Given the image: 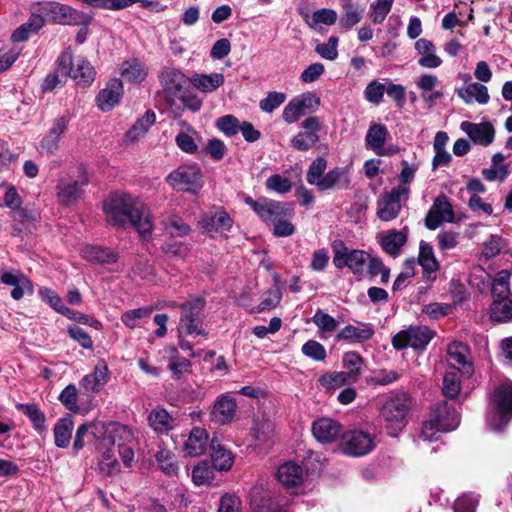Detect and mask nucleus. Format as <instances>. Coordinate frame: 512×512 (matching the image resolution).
<instances>
[{"label":"nucleus","mask_w":512,"mask_h":512,"mask_svg":"<svg viewBox=\"0 0 512 512\" xmlns=\"http://www.w3.org/2000/svg\"><path fill=\"white\" fill-rule=\"evenodd\" d=\"M103 210L109 224L122 228L131 225L143 238L151 234L149 210L138 197L116 192L104 201Z\"/></svg>","instance_id":"1"},{"label":"nucleus","mask_w":512,"mask_h":512,"mask_svg":"<svg viewBox=\"0 0 512 512\" xmlns=\"http://www.w3.org/2000/svg\"><path fill=\"white\" fill-rule=\"evenodd\" d=\"M490 407L488 426L494 431H502L512 420V381L506 380L493 389Z\"/></svg>","instance_id":"2"},{"label":"nucleus","mask_w":512,"mask_h":512,"mask_svg":"<svg viewBox=\"0 0 512 512\" xmlns=\"http://www.w3.org/2000/svg\"><path fill=\"white\" fill-rule=\"evenodd\" d=\"M411 408V399L407 393L401 392L389 397L381 408V417L390 436H397L407 423Z\"/></svg>","instance_id":"3"},{"label":"nucleus","mask_w":512,"mask_h":512,"mask_svg":"<svg viewBox=\"0 0 512 512\" xmlns=\"http://www.w3.org/2000/svg\"><path fill=\"white\" fill-rule=\"evenodd\" d=\"M206 305L205 299L193 298L182 304L173 303L172 307H180L181 315L178 323V334L189 336L208 337V332L203 327L202 311Z\"/></svg>","instance_id":"4"},{"label":"nucleus","mask_w":512,"mask_h":512,"mask_svg":"<svg viewBox=\"0 0 512 512\" xmlns=\"http://www.w3.org/2000/svg\"><path fill=\"white\" fill-rule=\"evenodd\" d=\"M88 176L85 167L80 164L71 169L68 178L61 177L56 186V195L59 202L69 206L78 201L83 194V188L88 185Z\"/></svg>","instance_id":"5"},{"label":"nucleus","mask_w":512,"mask_h":512,"mask_svg":"<svg viewBox=\"0 0 512 512\" xmlns=\"http://www.w3.org/2000/svg\"><path fill=\"white\" fill-rule=\"evenodd\" d=\"M334 252L333 263L336 268H349L350 271L361 277L364 272V266L369 259V254L364 250L350 249L342 240H336L332 244Z\"/></svg>","instance_id":"6"},{"label":"nucleus","mask_w":512,"mask_h":512,"mask_svg":"<svg viewBox=\"0 0 512 512\" xmlns=\"http://www.w3.org/2000/svg\"><path fill=\"white\" fill-rule=\"evenodd\" d=\"M166 182L175 190L197 193L203 186L202 173L198 165H182L166 177Z\"/></svg>","instance_id":"7"},{"label":"nucleus","mask_w":512,"mask_h":512,"mask_svg":"<svg viewBox=\"0 0 512 512\" xmlns=\"http://www.w3.org/2000/svg\"><path fill=\"white\" fill-rule=\"evenodd\" d=\"M110 379V371L105 360L97 362L92 372L82 377L79 382L80 396L85 397V403L91 405L94 395L102 390Z\"/></svg>","instance_id":"8"},{"label":"nucleus","mask_w":512,"mask_h":512,"mask_svg":"<svg viewBox=\"0 0 512 512\" xmlns=\"http://www.w3.org/2000/svg\"><path fill=\"white\" fill-rule=\"evenodd\" d=\"M434 336L435 332L426 326H411L394 335L392 344L397 350L407 347H411L415 350H423Z\"/></svg>","instance_id":"9"},{"label":"nucleus","mask_w":512,"mask_h":512,"mask_svg":"<svg viewBox=\"0 0 512 512\" xmlns=\"http://www.w3.org/2000/svg\"><path fill=\"white\" fill-rule=\"evenodd\" d=\"M39 12L48 17L53 23L75 26L82 23L83 12L71 6L55 1L38 2Z\"/></svg>","instance_id":"10"},{"label":"nucleus","mask_w":512,"mask_h":512,"mask_svg":"<svg viewBox=\"0 0 512 512\" xmlns=\"http://www.w3.org/2000/svg\"><path fill=\"white\" fill-rule=\"evenodd\" d=\"M409 195V188L397 186L390 192L383 193L377 201V216L380 220L388 222L395 219L402 208V198L406 200Z\"/></svg>","instance_id":"11"},{"label":"nucleus","mask_w":512,"mask_h":512,"mask_svg":"<svg viewBox=\"0 0 512 512\" xmlns=\"http://www.w3.org/2000/svg\"><path fill=\"white\" fill-rule=\"evenodd\" d=\"M320 105V99L314 93L306 92L292 98L282 112L283 120L292 124L305 114L313 113Z\"/></svg>","instance_id":"12"},{"label":"nucleus","mask_w":512,"mask_h":512,"mask_svg":"<svg viewBox=\"0 0 512 512\" xmlns=\"http://www.w3.org/2000/svg\"><path fill=\"white\" fill-rule=\"evenodd\" d=\"M188 79L178 69L165 68L161 73L163 92L170 99L186 101V84Z\"/></svg>","instance_id":"13"},{"label":"nucleus","mask_w":512,"mask_h":512,"mask_svg":"<svg viewBox=\"0 0 512 512\" xmlns=\"http://www.w3.org/2000/svg\"><path fill=\"white\" fill-rule=\"evenodd\" d=\"M70 118L62 115L56 117L47 132V134L40 141V149L49 155L55 154L60 146L62 136L68 130Z\"/></svg>","instance_id":"14"},{"label":"nucleus","mask_w":512,"mask_h":512,"mask_svg":"<svg viewBox=\"0 0 512 512\" xmlns=\"http://www.w3.org/2000/svg\"><path fill=\"white\" fill-rule=\"evenodd\" d=\"M391 139L389 130L384 124L373 123L369 126L366 136V148L373 150L378 156H386L396 152L394 148L385 147L386 142Z\"/></svg>","instance_id":"15"},{"label":"nucleus","mask_w":512,"mask_h":512,"mask_svg":"<svg viewBox=\"0 0 512 512\" xmlns=\"http://www.w3.org/2000/svg\"><path fill=\"white\" fill-rule=\"evenodd\" d=\"M199 227L204 233L213 236L214 233L227 232L232 228L233 220L222 208L206 213L198 221Z\"/></svg>","instance_id":"16"},{"label":"nucleus","mask_w":512,"mask_h":512,"mask_svg":"<svg viewBox=\"0 0 512 512\" xmlns=\"http://www.w3.org/2000/svg\"><path fill=\"white\" fill-rule=\"evenodd\" d=\"M236 409V399L228 393L221 394L214 402L210 412V419L219 425L229 424L236 418Z\"/></svg>","instance_id":"17"},{"label":"nucleus","mask_w":512,"mask_h":512,"mask_svg":"<svg viewBox=\"0 0 512 512\" xmlns=\"http://www.w3.org/2000/svg\"><path fill=\"white\" fill-rule=\"evenodd\" d=\"M374 442L368 433L350 431L343 434V451L351 456H363L371 452Z\"/></svg>","instance_id":"18"},{"label":"nucleus","mask_w":512,"mask_h":512,"mask_svg":"<svg viewBox=\"0 0 512 512\" xmlns=\"http://www.w3.org/2000/svg\"><path fill=\"white\" fill-rule=\"evenodd\" d=\"M312 433L317 441L321 443H332L338 440L342 434V425L328 417L317 419L312 424Z\"/></svg>","instance_id":"19"},{"label":"nucleus","mask_w":512,"mask_h":512,"mask_svg":"<svg viewBox=\"0 0 512 512\" xmlns=\"http://www.w3.org/2000/svg\"><path fill=\"white\" fill-rule=\"evenodd\" d=\"M448 362L454 368L462 370L463 373L471 375L473 364L470 359V349L463 342L454 341L447 347Z\"/></svg>","instance_id":"20"},{"label":"nucleus","mask_w":512,"mask_h":512,"mask_svg":"<svg viewBox=\"0 0 512 512\" xmlns=\"http://www.w3.org/2000/svg\"><path fill=\"white\" fill-rule=\"evenodd\" d=\"M257 215L265 223L273 225L280 218H291L293 216V208L289 204L263 197V203Z\"/></svg>","instance_id":"21"},{"label":"nucleus","mask_w":512,"mask_h":512,"mask_svg":"<svg viewBox=\"0 0 512 512\" xmlns=\"http://www.w3.org/2000/svg\"><path fill=\"white\" fill-rule=\"evenodd\" d=\"M430 418H433L442 430L446 432L456 429L460 423L458 412L447 401H442L432 406Z\"/></svg>","instance_id":"22"},{"label":"nucleus","mask_w":512,"mask_h":512,"mask_svg":"<svg viewBox=\"0 0 512 512\" xmlns=\"http://www.w3.org/2000/svg\"><path fill=\"white\" fill-rule=\"evenodd\" d=\"M460 128L476 144L489 146L495 138V129L490 122L472 123L463 121Z\"/></svg>","instance_id":"23"},{"label":"nucleus","mask_w":512,"mask_h":512,"mask_svg":"<svg viewBox=\"0 0 512 512\" xmlns=\"http://www.w3.org/2000/svg\"><path fill=\"white\" fill-rule=\"evenodd\" d=\"M1 283L12 286L11 297L14 300H20L23 298L24 293H33L32 282L20 271H0Z\"/></svg>","instance_id":"24"},{"label":"nucleus","mask_w":512,"mask_h":512,"mask_svg":"<svg viewBox=\"0 0 512 512\" xmlns=\"http://www.w3.org/2000/svg\"><path fill=\"white\" fill-rule=\"evenodd\" d=\"M408 227L401 230H390L378 236V243L382 250L392 257L400 254L401 248L406 244L408 238Z\"/></svg>","instance_id":"25"},{"label":"nucleus","mask_w":512,"mask_h":512,"mask_svg":"<svg viewBox=\"0 0 512 512\" xmlns=\"http://www.w3.org/2000/svg\"><path fill=\"white\" fill-rule=\"evenodd\" d=\"M373 335L374 329L370 323H360L359 326L348 324L336 334L335 340L355 344L365 342L371 339Z\"/></svg>","instance_id":"26"},{"label":"nucleus","mask_w":512,"mask_h":512,"mask_svg":"<svg viewBox=\"0 0 512 512\" xmlns=\"http://www.w3.org/2000/svg\"><path fill=\"white\" fill-rule=\"evenodd\" d=\"M103 441L113 445H130L134 441V434L130 428L119 423H109L101 426Z\"/></svg>","instance_id":"27"},{"label":"nucleus","mask_w":512,"mask_h":512,"mask_svg":"<svg viewBox=\"0 0 512 512\" xmlns=\"http://www.w3.org/2000/svg\"><path fill=\"white\" fill-rule=\"evenodd\" d=\"M149 426L157 434H167L178 426L179 420L164 408H155L148 415Z\"/></svg>","instance_id":"28"},{"label":"nucleus","mask_w":512,"mask_h":512,"mask_svg":"<svg viewBox=\"0 0 512 512\" xmlns=\"http://www.w3.org/2000/svg\"><path fill=\"white\" fill-rule=\"evenodd\" d=\"M418 262L422 267L424 280L433 282L440 264L434 255L433 247L424 241L420 243Z\"/></svg>","instance_id":"29"},{"label":"nucleus","mask_w":512,"mask_h":512,"mask_svg":"<svg viewBox=\"0 0 512 512\" xmlns=\"http://www.w3.org/2000/svg\"><path fill=\"white\" fill-rule=\"evenodd\" d=\"M123 94L122 82L118 79L110 81L107 86L102 89L97 96V104L100 110L109 111L118 102Z\"/></svg>","instance_id":"30"},{"label":"nucleus","mask_w":512,"mask_h":512,"mask_svg":"<svg viewBox=\"0 0 512 512\" xmlns=\"http://www.w3.org/2000/svg\"><path fill=\"white\" fill-rule=\"evenodd\" d=\"M350 186V178L347 171L342 167H335L324 174L317 185L319 191L333 189H347Z\"/></svg>","instance_id":"31"},{"label":"nucleus","mask_w":512,"mask_h":512,"mask_svg":"<svg viewBox=\"0 0 512 512\" xmlns=\"http://www.w3.org/2000/svg\"><path fill=\"white\" fill-rule=\"evenodd\" d=\"M250 503L253 512H282L280 505L273 500L271 493L263 487L252 488Z\"/></svg>","instance_id":"32"},{"label":"nucleus","mask_w":512,"mask_h":512,"mask_svg":"<svg viewBox=\"0 0 512 512\" xmlns=\"http://www.w3.org/2000/svg\"><path fill=\"white\" fill-rule=\"evenodd\" d=\"M415 49L420 55L418 64L423 68L434 69L442 64V59L436 54L435 45L425 38L415 42Z\"/></svg>","instance_id":"33"},{"label":"nucleus","mask_w":512,"mask_h":512,"mask_svg":"<svg viewBox=\"0 0 512 512\" xmlns=\"http://www.w3.org/2000/svg\"><path fill=\"white\" fill-rule=\"evenodd\" d=\"M81 254L87 261L100 265L113 264L118 260V255L111 249L92 244L83 245Z\"/></svg>","instance_id":"34"},{"label":"nucleus","mask_w":512,"mask_h":512,"mask_svg":"<svg viewBox=\"0 0 512 512\" xmlns=\"http://www.w3.org/2000/svg\"><path fill=\"white\" fill-rule=\"evenodd\" d=\"M457 95L466 103L476 101L478 104H487L490 100L488 88L478 82L468 83L456 89Z\"/></svg>","instance_id":"35"},{"label":"nucleus","mask_w":512,"mask_h":512,"mask_svg":"<svg viewBox=\"0 0 512 512\" xmlns=\"http://www.w3.org/2000/svg\"><path fill=\"white\" fill-rule=\"evenodd\" d=\"M208 438L209 436L205 429L200 427L193 428L184 443V451L191 457L202 455L207 449Z\"/></svg>","instance_id":"36"},{"label":"nucleus","mask_w":512,"mask_h":512,"mask_svg":"<svg viewBox=\"0 0 512 512\" xmlns=\"http://www.w3.org/2000/svg\"><path fill=\"white\" fill-rule=\"evenodd\" d=\"M303 475L302 467L292 461L282 464L277 471L278 481L287 488L300 485Z\"/></svg>","instance_id":"37"},{"label":"nucleus","mask_w":512,"mask_h":512,"mask_svg":"<svg viewBox=\"0 0 512 512\" xmlns=\"http://www.w3.org/2000/svg\"><path fill=\"white\" fill-rule=\"evenodd\" d=\"M212 466L218 471H227L232 467L233 455L219 440L210 442Z\"/></svg>","instance_id":"38"},{"label":"nucleus","mask_w":512,"mask_h":512,"mask_svg":"<svg viewBox=\"0 0 512 512\" xmlns=\"http://www.w3.org/2000/svg\"><path fill=\"white\" fill-rule=\"evenodd\" d=\"M190 83L203 93H211L224 84L225 77L222 73L194 74Z\"/></svg>","instance_id":"39"},{"label":"nucleus","mask_w":512,"mask_h":512,"mask_svg":"<svg viewBox=\"0 0 512 512\" xmlns=\"http://www.w3.org/2000/svg\"><path fill=\"white\" fill-rule=\"evenodd\" d=\"M352 377L353 374L344 371L326 372L319 377L318 383L326 392H330L354 384L355 382L351 380Z\"/></svg>","instance_id":"40"},{"label":"nucleus","mask_w":512,"mask_h":512,"mask_svg":"<svg viewBox=\"0 0 512 512\" xmlns=\"http://www.w3.org/2000/svg\"><path fill=\"white\" fill-rule=\"evenodd\" d=\"M17 410L23 412L31 421L33 428L38 433H43L47 430L46 416L35 403H18L16 404Z\"/></svg>","instance_id":"41"},{"label":"nucleus","mask_w":512,"mask_h":512,"mask_svg":"<svg viewBox=\"0 0 512 512\" xmlns=\"http://www.w3.org/2000/svg\"><path fill=\"white\" fill-rule=\"evenodd\" d=\"M73 427L74 422L70 416L60 418L57 421L53 429L56 447L62 449L68 447L72 437Z\"/></svg>","instance_id":"42"},{"label":"nucleus","mask_w":512,"mask_h":512,"mask_svg":"<svg viewBox=\"0 0 512 512\" xmlns=\"http://www.w3.org/2000/svg\"><path fill=\"white\" fill-rule=\"evenodd\" d=\"M58 399L67 410L73 413H78L81 410V407L78 404V400L81 401L82 405L89 406L88 404L85 403V397L80 396V391H78L77 387L74 384L67 385L60 392Z\"/></svg>","instance_id":"43"},{"label":"nucleus","mask_w":512,"mask_h":512,"mask_svg":"<svg viewBox=\"0 0 512 512\" xmlns=\"http://www.w3.org/2000/svg\"><path fill=\"white\" fill-rule=\"evenodd\" d=\"M311 321L317 326L320 338L325 339L336 331L339 322L322 309H317Z\"/></svg>","instance_id":"44"},{"label":"nucleus","mask_w":512,"mask_h":512,"mask_svg":"<svg viewBox=\"0 0 512 512\" xmlns=\"http://www.w3.org/2000/svg\"><path fill=\"white\" fill-rule=\"evenodd\" d=\"M10 217L13 221L12 229L15 236H19L23 231L28 230L35 220L31 211L20 207L11 210Z\"/></svg>","instance_id":"45"},{"label":"nucleus","mask_w":512,"mask_h":512,"mask_svg":"<svg viewBox=\"0 0 512 512\" xmlns=\"http://www.w3.org/2000/svg\"><path fill=\"white\" fill-rule=\"evenodd\" d=\"M510 272L506 269L499 271L492 281L491 295L493 301L508 298L510 295L509 287Z\"/></svg>","instance_id":"46"},{"label":"nucleus","mask_w":512,"mask_h":512,"mask_svg":"<svg viewBox=\"0 0 512 512\" xmlns=\"http://www.w3.org/2000/svg\"><path fill=\"white\" fill-rule=\"evenodd\" d=\"M71 77L75 79L78 84L89 85L95 79V70L87 60L78 58L74 64Z\"/></svg>","instance_id":"47"},{"label":"nucleus","mask_w":512,"mask_h":512,"mask_svg":"<svg viewBox=\"0 0 512 512\" xmlns=\"http://www.w3.org/2000/svg\"><path fill=\"white\" fill-rule=\"evenodd\" d=\"M147 75L146 69L137 59L125 61L121 65V76L129 82H140Z\"/></svg>","instance_id":"48"},{"label":"nucleus","mask_w":512,"mask_h":512,"mask_svg":"<svg viewBox=\"0 0 512 512\" xmlns=\"http://www.w3.org/2000/svg\"><path fill=\"white\" fill-rule=\"evenodd\" d=\"M491 319L497 322L512 321V300L508 298L493 301L490 308Z\"/></svg>","instance_id":"49"},{"label":"nucleus","mask_w":512,"mask_h":512,"mask_svg":"<svg viewBox=\"0 0 512 512\" xmlns=\"http://www.w3.org/2000/svg\"><path fill=\"white\" fill-rule=\"evenodd\" d=\"M153 312L152 307H140L124 312L121 316L122 323L129 329L140 326L141 321L148 319Z\"/></svg>","instance_id":"50"},{"label":"nucleus","mask_w":512,"mask_h":512,"mask_svg":"<svg viewBox=\"0 0 512 512\" xmlns=\"http://www.w3.org/2000/svg\"><path fill=\"white\" fill-rule=\"evenodd\" d=\"M156 115L152 110H147L145 114L139 118L132 128L127 132V137L130 140H137L143 136L149 128L155 123Z\"/></svg>","instance_id":"51"},{"label":"nucleus","mask_w":512,"mask_h":512,"mask_svg":"<svg viewBox=\"0 0 512 512\" xmlns=\"http://www.w3.org/2000/svg\"><path fill=\"white\" fill-rule=\"evenodd\" d=\"M363 364L362 356L355 351H349L344 353L342 357V365L346 369L345 373L353 374L351 378L355 383L361 376V366Z\"/></svg>","instance_id":"52"},{"label":"nucleus","mask_w":512,"mask_h":512,"mask_svg":"<svg viewBox=\"0 0 512 512\" xmlns=\"http://www.w3.org/2000/svg\"><path fill=\"white\" fill-rule=\"evenodd\" d=\"M99 472L104 476H114L121 471V466L118 460L110 449L104 451L98 462Z\"/></svg>","instance_id":"53"},{"label":"nucleus","mask_w":512,"mask_h":512,"mask_svg":"<svg viewBox=\"0 0 512 512\" xmlns=\"http://www.w3.org/2000/svg\"><path fill=\"white\" fill-rule=\"evenodd\" d=\"M327 168V161L323 157H317L308 167L306 180L310 185L317 187L323 178Z\"/></svg>","instance_id":"54"},{"label":"nucleus","mask_w":512,"mask_h":512,"mask_svg":"<svg viewBox=\"0 0 512 512\" xmlns=\"http://www.w3.org/2000/svg\"><path fill=\"white\" fill-rule=\"evenodd\" d=\"M387 79L385 83L377 80L369 82L364 90L365 99L372 104H380L383 101L384 93H386Z\"/></svg>","instance_id":"55"},{"label":"nucleus","mask_w":512,"mask_h":512,"mask_svg":"<svg viewBox=\"0 0 512 512\" xmlns=\"http://www.w3.org/2000/svg\"><path fill=\"white\" fill-rule=\"evenodd\" d=\"M394 0H376L371 4L370 19L374 24H381L391 11Z\"/></svg>","instance_id":"56"},{"label":"nucleus","mask_w":512,"mask_h":512,"mask_svg":"<svg viewBox=\"0 0 512 512\" xmlns=\"http://www.w3.org/2000/svg\"><path fill=\"white\" fill-rule=\"evenodd\" d=\"M304 356L318 362L326 359L327 353L325 347L316 340H308L301 347Z\"/></svg>","instance_id":"57"},{"label":"nucleus","mask_w":512,"mask_h":512,"mask_svg":"<svg viewBox=\"0 0 512 512\" xmlns=\"http://www.w3.org/2000/svg\"><path fill=\"white\" fill-rule=\"evenodd\" d=\"M319 140L320 138L318 134L299 132L292 138L291 144L293 148L298 151H308L314 147Z\"/></svg>","instance_id":"58"},{"label":"nucleus","mask_w":512,"mask_h":512,"mask_svg":"<svg viewBox=\"0 0 512 512\" xmlns=\"http://www.w3.org/2000/svg\"><path fill=\"white\" fill-rule=\"evenodd\" d=\"M287 99L283 92L272 91L268 92L267 96L260 100L259 107L263 112L271 113L280 107Z\"/></svg>","instance_id":"59"},{"label":"nucleus","mask_w":512,"mask_h":512,"mask_svg":"<svg viewBox=\"0 0 512 512\" xmlns=\"http://www.w3.org/2000/svg\"><path fill=\"white\" fill-rule=\"evenodd\" d=\"M213 468L207 461L199 462L192 470V480L196 485L208 483L213 478Z\"/></svg>","instance_id":"60"},{"label":"nucleus","mask_w":512,"mask_h":512,"mask_svg":"<svg viewBox=\"0 0 512 512\" xmlns=\"http://www.w3.org/2000/svg\"><path fill=\"white\" fill-rule=\"evenodd\" d=\"M461 390L459 376L456 372H448L443 377V394L448 398H455Z\"/></svg>","instance_id":"61"},{"label":"nucleus","mask_w":512,"mask_h":512,"mask_svg":"<svg viewBox=\"0 0 512 512\" xmlns=\"http://www.w3.org/2000/svg\"><path fill=\"white\" fill-rule=\"evenodd\" d=\"M216 127L226 136L232 137L239 132L240 122L234 115H225L217 119Z\"/></svg>","instance_id":"62"},{"label":"nucleus","mask_w":512,"mask_h":512,"mask_svg":"<svg viewBox=\"0 0 512 512\" xmlns=\"http://www.w3.org/2000/svg\"><path fill=\"white\" fill-rule=\"evenodd\" d=\"M266 188L279 194H286L292 189L291 181L279 174H273L266 180Z\"/></svg>","instance_id":"63"},{"label":"nucleus","mask_w":512,"mask_h":512,"mask_svg":"<svg viewBox=\"0 0 512 512\" xmlns=\"http://www.w3.org/2000/svg\"><path fill=\"white\" fill-rule=\"evenodd\" d=\"M478 502L479 499L477 495L473 493L464 494L457 498L453 510L454 512H475Z\"/></svg>","instance_id":"64"}]
</instances>
